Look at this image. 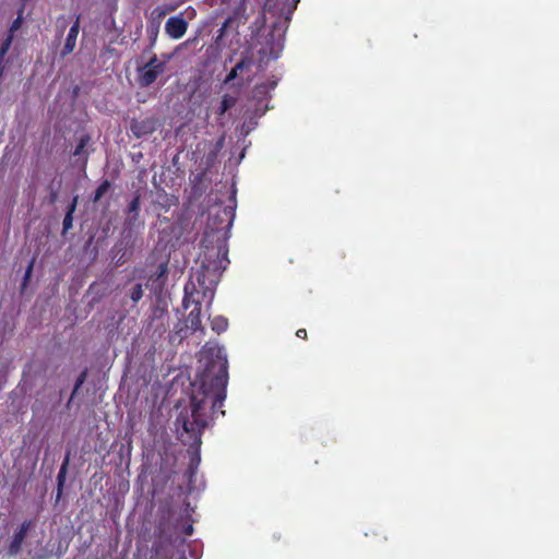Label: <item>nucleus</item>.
Wrapping results in <instances>:
<instances>
[{
	"label": "nucleus",
	"instance_id": "dca6fc26",
	"mask_svg": "<svg viewBox=\"0 0 559 559\" xmlns=\"http://www.w3.org/2000/svg\"><path fill=\"white\" fill-rule=\"evenodd\" d=\"M141 212V195L136 193L133 199L129 202L126 209L127 215H140Z\"/></svg>",
	"mask_w": 559,
	"mask_h": 559
},
{
	"label": "nucleus",
	"instance_id": "6e6552de",
	"mask_svg": "<svg viewBox=\"0 0 559 559\" xmlns=\"http://www.w3.org/2000/svg\"><path fill=\"white\" fill-rule=\"evenodd\" d=\"M80 17L81 15H76V20H74L73 25L69 29L66 43L60 51V56L62 58L71 55L75 49V43L78 41V35L80 29Z\"/></svg>",
	"mask_w": 559,
	"mask_h": 559
},
{
	"label": "nucleus",
	"instance_id": "2f4dec72",
	"mask_svg": "<svg viewBox=\"0 0 559 559\" xmlns=\"http://www.w3.org/2000/svg\"><path fill=\"white\" fill-rule=\"evenodd\" d=\"M298 2V0H295V5L293 7V10L296 9V3ZM289 12H292V9L289 10Z\"/></svg>",
	"mask_w": 559,
	"mask_h": 559
},
{
	"label": "nucleus",
	"instance_id": "39448f33",
	"mask_svg": "<svg viewBox=\"0 0 559 559\" xmlns=\"http://www.w3.org/2000/svg\"><path fill=\"white\" fill-rule=\"evenodd\" d=\"M188 22L182 13L170 16L164 24L165 34L171 39H180L187 34Z\"/></svg>",
	"mask_w": 559,
	"mask_h": 559
},
{
	"label": "nucleus",
	"instance_id": "6ab92c4d",
	"mask_svg": "<svg viewBox=\"0 0 559 559\" xmlns=\"http://www.w3.org/2000/svg\"><path fill=\"white\" fill-rule=\"evenodd\" d=\"M12 40H13V35L9 34L7 36V38L2 41V44L0 46V60L5 61V56L8 55L9 50H10Z\"/></svg>",
	"mask_w": 559,
	"mask_h": 559
},
{
	"label": "nucleus",
	"instance_id": "2eb2a0df",
	"mask_svg": "<svg viewBox=\"0 0 559 559\" xmlns=\"http://www.w3.org/2000/svg\"><path fill=\"white\" fill-rule=\"evenodd\" d=\"M111 187V182L108 179L103 180L95 189V193L92 197V201L97 203L102 200V198L107 193L109 188Z\"/></svg>",
	"mask_w": 559,
	"mask_h": 559
},
{
	"label": "nucleus",
	"instance_id": "412c9836",
	"mask_svg": "<svg viewBox=\"0 0 559 559\" xmlns=\"http://www.w3.org/2000/svg\"><path fill=\"white\" fill-rule=\"evenodd\" d=\"M174 10H175L174 7L156 8L153 11V14L155 15L156 19L160 20V19L165 17L167 13H169Z\"/></svg>",
	"mask_w": 559,
	"mask_h": 559
},
{
	"label": "nucleus",
	"instance_id": "ddd939ff",
	"mask_svg": "<svg viewBox=\"0 0 559 559\" xmlns=\"http://www.w3.org/2000/svg\"><path fill=\"white\" fill-rule=\"evenodd\" d=\"M210 325L212 328V331H214L217 334L224 333V331H227V328L229 325L228 319L222 316H216L212 319H210Z\"/></svg>",
	"mask_w": 559,
	"mask_h": 559
},
{
	"label": "nucleus",
	"instance_id": "f8f14e48",
	"mask_svg": "<svg viewBox=\"0 0 559 559\" xmlns=\"http://www.w3.org/2000/svg\"><path fill=\"white\" fill-rule=\"evenodd\" d=\"M78 207V197H74L71 203L67 206V212L62 222V233L66 234L73 227V215Z\"/></svg>",
	"mask_w": 559,
	"mask_h": 559
},
{
	"label": "nucleus",
	"instance_id": "0eeeda50",
	"mask_svg": "<svg viewBox=\"0 0 559 559\" xmlns=\"http://www.w3.org/2000/svg\"><path fill=\"white\" fill-rule=\"evenodd\" d=\"M156 120L152 117L144 119H132L130 130L135 138H143L156 131Z\"/></svg>",
	"mask_w": 559,
	"mask_h": 559
},
{
	"label": "nucleus",
	"instance_id": "aec40b11",
	"mask_svg": "<svg viewBox=\"0 0 559 559\" xmlns=\"http://www.w3.org/2000/svg\"><path fill=\"white\" fill-rule=\"evenodd\" d=\"M88 141H90V135L81 136L76 144V148H74L73 155L74 156L81 155L83 153L85 146L87 145Z\"/></svg>",
	"mask_w": 559,
	"mask_h": 559
},
{
	"label": "nucleus",
	"instance_id": "a878e982",
	"mask_svg": "<svg viewBox=\"0 0 559 559\" xmlns=\"http://www.w3.org/2000/svg\"><path fill=\"white\" fill-rule=\"evenodd\" d=\"M295 335H297V337L301 338V340H307V337H308V333H307V330L305 328H299L297 330V333H295Z\"/></svg>",
	"mask_w": 559,
	"mask_h": 559
},
{
	"label": "nucleus",
	"instance_id": "9d476101",
	"mask_svg": "<svg viewBox=\"0 0 559 559\" xmlns=\"http://www.w3.org/2000/svg\"><path fill=\"white\" fill-rule=\"evenodd\" d=\"M252 66V60L248 57H245L242 58L240 61H238L235 67H233L225 81H224V84H228L230 82H233L235 79H237V75L239 74V72L243 71L245 69H250Z\"/></svg>",
	"mask_w": 559,
	"mask_h": 559
},
{
	"label": "nucleus",
	"instance_id": "393cba45",
	"mask_svg": "<svg viewBox=\"0 0 559 559\" xmlns=\"http://www.w3.org/2000/svg\"><path fill=\"white\" fill-rule=\"evenodd\" d=\"M167 273V265L166 263H162L157 267L156 276L157 278L165 276Z\"/></svg>",
	"mask_w": 559,
	"mask_h": 559
},
{
	"label": "nucleus",
	"instance_id": "4468645a",
	"mask_svg": "<svg viewBox=\"0 0 559 559\" xmlns=\"http://www.w3.org/2000/svg\"><path fill=\"white\" fill-rule=\"evenodd\" d=\"M141 226H143V222L141 221L140 214H127V217L123 222L124 230L132 231Z\"/></svg>",
	"mask_w": 559,
	"mask_h": 559
},
{
	"label": "nucleus",
	"instance_id": "cd10ccee",
	"mask_svg": "<svg viewBox=\"0 0 559 559\" xmlns=\"http://www.w3.org/2000/svg\"><path fill=\"white\" fill-rule=\"evenodd\" d=\"M57 198H58L57 190L52 189L50 192V203H56Z\"/></svg>",
	"mask_w": 559,
	"mask_h": 559
},
{
	"label": "nucleus",
	"instance_id": "7c9ffc66",
	"mask_svg": "<svg viewBox=\"0 0 559 559\" xmlns=\"http://www.w3.org/2000/svg\"><path fill=\"white\" fill-rule=\"evenodd\" d=\"M201 180H202V175L195 176V178H194L195 182H200Z\"/></svg>",
	"mask_w": 559,
	"mask_h": 559
},
{
	"label": "nucleus",
	"instance_id": "b1692460",
	"mask_svg": "<svg viewBox=\"0 0 559 559\" xmlns=\"http://www.w3.org/2000/svg\"><path fill=\"white\" fill-rule=\"evenodd\" d=\"M231 21H233V20H231L230 17H228V19L223 23V25L221 26V29L218 31V32H219L218 37H223V36L226 34V32H227V29H228V26H229V24H230V22H231Z\"/></svg>",
	"mask_w": 559,
	"mask_h": 559
},
{
	"label": "nucleus",
	"instance_id": "423d86ee",
	"mask_svg": "<svg viewBox=\"0 0 559 559\" xmlns=\"http://www.w3.org/2000/svg\"><path fill=\"white\" fill-rule=\"evenodd\" d=\"M33 525V521H24L20 525V527L13 533L8 547V552L10 556H16L17 554L21 552L24 540Z\"/></svg>",
	"mask_w": 559,
	"mask_h": 559
},
{
	"label": "nucleus",
	"instance_id": "1a4fd4ad",
	"mask_svg": "<svg viewBox=\"0 0 559 559\" xmlns=\"http://www.w3.org/2000/svg\"><path fill=\"white\" fill-rule=\"evenodd\" d=\"M236 104H237V96H234L231 94H224L219 106L215 110L217 120H221L228 110H230L235 107Z\"/></svg>",
	"mask_w": 559,
	"mask_h": 559
},
{
	"label": "nucleus",
	"instance_id": "f3484780",
	"mask_svg": "<svg viewBox=\"0 0 559 559\" xmlns=\"http://www.w3.org/2000/svg\"><path fill=\"white\" fill-rule=\"evenodd\" d=\"M86 377H87V370H83L80 372V374L76 378V382H74V389H73V392L71 394V397L69 400V403H68V407H70L71 405V402L73 401V397L75 396L76 392L79 391V389L83 385V383L85 382L86 380Z\"/></svg>",
	"mask_w": 559,
	"mask_h": 559
},
{
	"label": "nucleus",
	"instance_id": "5701e85b",
	"mask_svg": "<svg viewBox=\"0 0 559 559\" xmlns=\"http://www.w3.org/2000/svg\"><path fill=\"white\" fill-rule=\"evenodd\" d=\"M22 24V16L19 15L10 25L9 34H14L16 29H20V26Z\"/></svg>",
	"mask_w": 559,
	"mask_h": 559
},
{
	"label": "nucleus",
	"instance_id": "f257e3e1",
	"mask_svg": "<svg viewBox=\"0 0 559 559\" xmlns=\"http://www.w3.org/2000/svg\"><path fill=\"white\" fill-rule=\"evenodd\" d=\"M228 380V360L226 356H221V349H218L216 361L207 364L191 384V418L183 413L177 417V425H181L190 439V447L195 449V453L190 459V468L200 463L199 450L202 444V433L209 426V417L216 412L225 415L222 407L227 396Z\"/></svg>",
	"mask_w": 559,
	"mask_h": 559
},
{
	"label": "nucleus",
	"instance_id": "f03ea898",
	"mask_svg": "<svg viewBox=\"0 0 559 559\" xmlns=\"http://www.w3.org/2000/svg\"><path fill=\"white\" fill-rule=\"evenodd\" d=\"M228 380V360L226 356H221V349H218L216 361L207 364L191 384V418L183 413L177 417V425H181L190 439V447L195 449V453L190 459V468L200 463L199 450L202 444V433L209 426V417L216 412L225 415L222 407L227 396Z\"/></svg>",
	"mask_w": 559,
	"mask_h": 559
},
{
	"label": "nucleus",
	"instance_id": "7ed1b4c3",
	"mask_svg": "<svg viewBox=\"0 0 559 559\" xmlns=\"http://www.w3.org/2000/svg\"><path fill=\"white\" fill-rule=\"evenodd\" d=\"M223 261H227V252L223 253L217 251L215 258H207L205 255L202 260L200 269L192 275L185 288L183 306L187 309L191 304L193 309L186 318V326L190 331H199L202 329V302L205 298L212 299L214 288L219 281L223 270Z\"/></svg>",
	"mask_w": 559,
	"mask_h": 559
},
{
	"label": "nucleus",
	"instance_id": "a211bd4d",
	"mask_svg": "<svg viewBox=\"0 0 559 559\" xmlns=\"http://www.w3.org/2000/svg\"><path fill=\"white\" fill-rule=\"evenodd\" d=\"M129 295L134 304L139 302L143 298V284H134Z\"/></svg>",
	"mask_w": 559,
	"mask_h": 559
},
{
	"label": "nucleus",
	"instance_id": "9b49d317",
	"mask_svg": "<svg viewBox=\"0 0 559 559\" xmlns=\"http://www.w3.org/2000/svg\"><path fill=\"white\" fill-rule=\"evenodd\" d=\"M70 457H71V453L70 452H67L62 463H61V466L58 471V475H57V495L58 497L60 496V493L62 492V489H63V486H64V483H66V478H67V474H68V467H69V464H70Z\"/></svg>",
	"mask_w": 559,
	"mask_h": 559
},
{
	"label": "nucleus",
	"instance_id": "c756f323",
	"mask_svg": "<svg viewBox=\"0 0 559 559\" xmlns=\"http://www.w3.org/2000/svg\"><path fill=\"white\" fill-rule=\"evenodd\" d=\"M192 531H193V528H192V526H191V525H189V526H187V527H186V534H187V535L192 534Z\"/></svg>",
	"mask_w": 559,
	"mask_h": 559
},
{
	"label": "nucleus",
	"instance_id": "c85d7f7f",
	"mask_svg": "<svg viewBox=\"0 0 559 559\" xmlns=\"http://www.w3.org/2000/svg\"><path fill=\"white\" fill-rule=\"evenodd\" d=\"M4 70H5V61L0 60V80L3 78Z\"/></svg>",
	"mask_w": 559,
	"mask_h": 559
},
{
	"label": "nucleus",
	"instance_id": "4be33fe9",
	"mask_svg": "<svg viewBox=\"0 0 559 559\" xmlns=\"http://www.w3.org/2000/svg\"><path fill=\"white\" fill-rule=\"evenodd\" d=\"M278 1H282V0H265L264 11L270 12V13L276 12V5H277Z\"/></svg>",
	"mask_w": 559,
	"mask_h": 559
},
{
	"label": "nucleus",
	"instance_id": "bb28decb",
	"mask_svg": "<svg viewBox=\"0 0 559 559\" xmlns=\"http://www.w3.org/2000/svg\"><path fill=\"white\" fill-rule=\"evenodd\" d=\"M32 269H33V263L31 262L29 263V266L27 267L26 272H25V276H24V285L27 284L28 280L31 278L32 276Z\"/></svg>",
	"mask_w": 559,
	"mask_h": 559
},
{
	"label": "nucleus",
	"instance_id": "20e7f679",
	"mask_svg": "<svg viewBox=\"0 0 559 559\" xmlns=\"http://www.w3.org/2000/svg\"><path fill=\"white\" fill-rule=\"evenodd\" d=\"M165 70V62L160 61L157 56H153L148 62L139 68L138 82L141 87L152 85Z\"/></svg>",
	"mask_w": 559,
	"mask_h": 559
}]
</instances>
